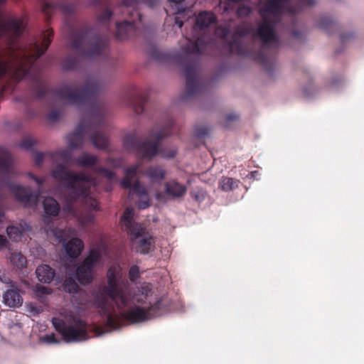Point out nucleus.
<instances>
[{
	"mask_svg": "<svg viewBox=\"0 0 364 364\" xmlns=\"http://www.w3.org/2000/svg\"><path fill=\"white\" fill-rule=\"evenodd\" d=\"M127 106L131 107L136 114H141L149 100L148 92H127Z\"/></svg>",
	"mask_w": 364,
	"mask_h": 364,
	"instance_id": "nucleus-17",
	"label": "nucleus"
},
{
	"mask_svg": "<svg viewBox=\"0 0 364 364\" xmlns=\"http://www.w3.org/2000/svg\"><path fill=\"white\" fill-rule=\"evenodd\" d=\"M107 44V38L93 28L83 26L72 30L70 46L75 51L76 56L66 58L63 62V68L66 70L78 68L82 60L102 55Z\"/></svg>",
	"mask_w": 364,
	"mask_h": 364,
	"instance_id": "nucleus-5",
	"label": "nucleus"
},
{
	"mask_svg": "<svg viewBox=\"0 0 364 364\" xmlns=\"http://www.w3.org/2000/svg\"><path fill=\"white\" fill-rule=\"evenodd\" d=\"M151 289L149 286V284H144L140 289L139 290V292L140 293V294L141 296H144V299H142V298H139L138 297V296L136 294H134V295H132V294L131 293V295L132 296H135L139 299L141 300V302L140 304H144V300L146 299V296H148V294L151 292Z\"/></svg>",
	"mask_w": 364,
	"mask_h": 364,
	"instance_id": "nucleus-40",
	"label": "nucleus"
},
{
	"mask_svg": "<svg viewBox=\"0 0 364 364\" xmlns=\"http://www.w3.org/2000/svg\"><path fill=\"white\" fill-rule=\"evenodd\" d=\"M63 247L66 256L71 260H74L80 255L84 248V242L82 240L74 237L63 242Z\"/></svg>",
	"mask_w": 364,
	"mask_h": 364,
	"instance_id": "nucleus-18",
	"label": "nucleus"
},
{
	"mask_svg": "<svg viewBox=\"0 0 364 364\" xmlns=\"http://www.w3.org/2000/svg\"><path fill=\"white\" fill-rule=\"evenodd\" d=\"M139 276V267L137 265H132L129 270V279L132 282H135Z\"/></svg>",
	"mask_w": 364,
	"mask_h": 364,
	"instance_id": "nucleus-43",
	"label": "nucleus"
},
{
	"mask_svg": "<svg viewBox=\"0 0 364 364\" xmlns=\"http://www.w3.org/2000/svg\"><path fill=\"white\" fill-rule=\"evenodd\" d=\"M63 288L65 291L71 293H75L77 291L79 287L76 282L73 278H66L63 284Z\"/></svg>",
	"mask_w": 364,
	"mask_h": 364,
	"instance_id": "nucleus-32",
	"label": "nucleus"
},
{
	"mask_svg": "<svg viewBox=\"0 0 364 364\" xmlns=\"http://www.w3.org/2000/svg\"><path fill=\"white\" fill-rule=\"evenodd\" d=\"M43 341H46L48 343H59V341L55 338L54 334L46 335L43 337Z\"/></svg>",
	"mask_w": 364,
	"mask_h": 364,
	"instance_id": "nucleus-51",
	"label": "nucleus"
},
{
	"mask_svg": "<svg viewBox=\"0 0 364 364\" xmlns=\"http://www.w3.org/2000/svg\"><path fill=\"white\" fill-rule=\"evenodd\" d=\"M252 12V7L247 5H241L236 11L237 16L240 18L248 16Z\"/></svg>",
	"mask_w": 364,
	"mask_h": 364,
	"instance_id": "nucleus-39",
	"label": "nucleus"
},
{
	"mask_svg": "<svg viewBox=\"0 0 364 364\" xmlns=\"http://www.w3.org/2000/svg\"><path fill=\"white\" fill-rule=\"evenodd\" d=\"M43 154L42 152H36L34 154V161L36 166H41L43 161Z\"/></svg>",
	"mask_w": 364,
	"mask_h": 364,
	"instance_id": "nucleus-50",
	"label": "nucleus"
},
{
	"mask_svg": "<svg viewBox=\"0 0 364 364\" xmlns=\"http://www.w3.org/2000/svg\"><path fill=\"white\" fill-rule=\"evenodd\" d=\"M61 112L55 109H53L48 114V119L50 122H56L61 117Z\"/></svg>",
	"mask_w": 364,
	"mask_h": 364,
	"instance_id": "nucleus-46",
	"label": "nucleus"
},
{
	"mask_svg": "<svg viewBox=\"0 0 364 364\" xmlns=\"http://www.w3.org/2000/svg\"><path fill=\"white\" fill-rule=\"evenodd\" d=\"M134 216V210L131 208H127L124 212L123 216L122 218V226L124 227L126 225H131V223L133 221Z\"/></svg>",
	"mask_w": 364,
	"mask_h": 364,
	"instance_id": "nucleus-35",
	"label": "nucleus"
},
{
	"mask_svg": "<svg viewBox=\"0 0 364 364\" xmlns=\"http://www.w3.org/2000/svg\"><path fill=\"white\" fill-rule=\"evenodd\" d=\"M4 303L9 307H19L22 305L23 298L20 294L19 289L16 287H11L4 294Z\"/></svg>",
	"mask_w": 364,
	"mask_h": 364,
	"instance_id": "nucleus-19",
	"label": "nucleus"
},
{
	"mask_svg": "<svg viewBox=\"0 0 364 364\" xmlns=\"http://www.w3.org/2000/svg\"><path fill=\"white\" fill-rule=\"evenodd\" d=\"M34 292L37 296L41 297L42 296L50 294V290L48 287L38 284L34 288Z\"/></svg>",
	"mask_w": 364,
	"mask_h": 364,
	"instance_id": "nucleus-44",
	"label": "nucleus"
},
{
	"mask_svg": "<svg viewBox=\"0 0 364 364\" xmlns=\"http://www.w3.org/2000/svg\"><path fill=\"white\" fill-rule=\"evenodd\" d=\"M238 181L229 177H223L219 182V187L224 191H230L237 187Z\"/></svg>",
	"mask_w": 364,
	"mask_h": 364,
	"instance_id": "nucleus-30",
	"label": "nucleus"
},
{
	"mask_svg": "<svg viewBox=\"0 0 364 364\" xmlns=\"http://www.w3.org/2000/svg\"><path fill=\"white\" fill-rule=\"evenodd\" d=\"M239 119V116L235 113H230L224 116V117L220 119V123L222 126L225 128H230L232 124L237 122Z\"/></svg>",
	"mask_w": 364,
	"mask_h": 364,
	"instance_id": "nucleus-34",
	"label": "nucleus"
},
{
	"mask_svg": "<svg viewBox=\"0 0 364 364\" xmlns=\"http://www.w3.org/2000/svg\"><path fill=\"white\" fill-rule=\"evenodd\" d=\"M52 323L55 330L68 343L79 342L87 339V324L79 317L73 316L70 323H66L63 319L53 318Z\"/></svg>",
	"mask_w": 364,
	"mask_h": 364,
	"instance_id": "nucleus-9",
	"label": "nucleus"
},
{
	"mask_svg": "<svg viewBox=\"0 0 364 364\" xmlns=\"http://www.w3.org/2000/svg\"><path fill=\"white\" fill-rule=\"evenodd\" d=\"M36 274L38 279L45 284H50L55 277V271L48 264H42L37 267Z\"/></svg>",
	"mask_w": 364,
	"mask_h": 364,
	"instance_id": "nucleus-23",
	"label": "nucleus"
},
{
	"mask_svg": "<svg viewBox=\"0 0 364 364\" xmlns=\"http://www.w3.org/2000/svg\"><path fill=\"white\" fill-rule=\"evenodd\" d=\"M139 164H136L127 168L125 170V174L121 181V186L124 188H129V195H136L139 200L138 202V208L144 210L150 206V199L146 188L141 184L139 181H136L132 184L133 178L136 176Z\"/></svg>",
	"mask_w": 364,
	"mask_h": 364,
	"instance_id": "nucleus-10",
	"label": "nucleus"
},
{
	"mask_svg": "<svg viewBox=\"0 0 364 364\" xmlns=\"http://www.w3.org/2000/svg\"><path fill=\"white\" fill-rule=\"evenodd\" d=\"M11 262L19 269L24 267L26 264V257L20 252H14L11 255Z\"/></svg>",
	"mask_w": 364,
	"mask_h": 364,
	"instance_id": "nucleus-31",
	"label": "nucleus"
},
{
	"mask_svg": "<svg viewBox=\"0 0 364 364\" xmlns=\"http://www.w3.org/2000/svg\"><path fill=\"white\" fill-rule=\"evenodd\" d=\"M252 33V28L246 26H238L234 31L232 40L228 43V47L231 53L238 55L247 56L250 50L242 43V38Z\"/></svg>",
	"mask_w": 364,
	"mask_h": 364,
	"instance_id": "nucleus-15",
	"label": "nucleus"
},
{
	"mask_svg": "<svg viewBox=\"0 0 364 364\" xmlns=\"http://www.w3.org/2000/svg\"><path fill=\"white\" fill-rule=\"evenodd\" d=\"M174 24L178 26V28H181L183 25V22L178 16L175 17Z\"/></svg>",
	"mask_w": 364,
	"mask_h": 364,
	"instance_id": "nucleus-58",
	"label": "nucleus"
},
{
	"mask_svg": "<svg viewBox=\"0 0 364 364\" xmlns=\"http://www.w3.org/2000/svg\"><path fill=\"white\" fill-rule=\"evenodd\" d=\"M7 240L5 236L0 235V247L6 246Z\"/></svg>",
	"mask_w": 364,
	"mask_h": 364,
	"instance_id": "nucleus-57",
	"label": "nucleus"
},
{
	"mask_svg": "<svg viewBox=\"0 0 364 364\" xmlns=\"http://www.w3.org/2000/svg\"><path fill=\"white\" fill-rule=\"evenodd\" d=\"M185 75L186 78V84L188 85L194 84L196 80V73L193 66L189 65L186 68Z\"/></svg>",
	"mask_w": 364,
	"mask_h": 364,
	"instance_id": "nucleus-37",
	"label": "nucleus"
},
{
	"mask_svg": "<svg viewBox=\"0 0 364 364\" xmlns=\"http://www.w3.org/2000/svg\"><path fill=\"white\" fill-rule=\"evenodd\" d=\"M6 232L9 237L15 242L21 240L22 231L16 226L11 225L6 228Z\"/></svg>",
	"mask_w": 364,
	"mask_h": 364,
	"instance_id": "nucleus-33",
	"label": "nucleus"
},
{
	"mask_svg": "<svg viewBox=\"0 0 364 364\" xmlns=\"http://www.w3.org/2000/svg\"><path fill=\"white\" fill-rule=\"evenodd\" d=\"M32 98L46 103L49 107L74 105L88 111L91 122L82 121L75 131L68 136L69 146L74 149L81 148L86 134L98 149H107L109 145L107 135L102 131L107 122V107L100 97V92H31Z\"/></svg>",
	"mask_w": 364,
	"mask_h": 364,
	"instance_id": "nucleus-2",
	"label": "nucleus"
},
{
	"mask_svg": "<svg viewBox=\"0 0 364 364\" xmlns=\"http://www.w3.org/2000/svg\"><path fill=\"white\" fill-rule=\"evenodd\" d=\"M55 155L61 158L65 162H68L71 158V153L65 149L56 151Z\"/></svg>",
	"mask_w": 364,
	"mask_h": 364,
	"instance_id": "nucleus-45",
	"label": "nucleus"
},
{
	"mask_svg": "<svg viewBox=\"0 0 364 364\" xmlns=\"http://www.w3.org/2000/svg\"><path fill=\"white\" fill-rule=\"evenodd\" d=\"M43 207L45 213L43 221L48 223L49 217H56L60 212V205L53 197H47L43 201Z\"/></svg>",
	"mask_w": 364,
	"mask_h": 364,
	"instance_id": "nucleus-20",
	"label": "nucleus"
},
{
	"mask_svg": "<svg viewBox=\"0 0 364 364\" xmlns=\"http://www.w3.org/2000/svg\"><path fill=\"white\" fill-rule=\"evenodd\" d=\"M217 32L220 33L222 38H225L230 34V30L228 27L219 26Z\"/></svg>",
	"mask_w": 364,
	"mask_h": 364,
	"instance_id": "nucleus-49",
	"label": "nucleus"
},
{
	"mask_svg": "<svg viewBox=\"0 0 364 364\" xmlns=\"http://www.w3.org/2000/svg\"><path fill=\"white\" fill-rule=\"evenodd\" d=\"M131 236V240H134L141 237L144 233V228L142 225L132 222L131 225L124 227Z\"/></svg>",
	"mask_w": 364,
	"mask_h": 364,
	"instance_id": "nucleus-26",
	"label": "nucleus"
},
{
	"mask_svg": "<svg viewBox=\"0 0 364 364\" xmlns=\"http://www.w3.org/2000/svg\"><path fill=\"white\" fill-rule=\"evenodd\" d=\"M168 1L170 2L174 3V4H179V3L183 1L184 0H168Z\"/></svg>",
	"mask_w": 364,
	"mask_h": 364,
	"instance_id": "nucleus-61",
	"label": "nucleus"
},
{
	"mask_svg": "<svg viewBox=\"0 0 364 364\" xmlns=\"http://www.w3.org/2000/svg\"><path fill=\"white\" fill-rule=\"evenodd\" d=\"M37 141L31 136H25L19 143V146L26 150L31 149Z\"/></svg>",
	"mask_w": 364,
	"mask_h": 364,
	"instance_id": "nucleus-38",
	"label": "nucleus"
},
{
	"mask_svg": "<svg viewBox=\"0 0 364 364\" xmlns=\"http://www.w3.org/2000/svg\"><path fill=\"white\" fill-rule=\"evenodd\" d=\"M210 129L204 126H196L195 128V135L198 138H202L208 134Z\"/></svg>",
	"mask_w": 364,
	"mask_h": 364,
	"instance_id": "nucleus-42",
	"label": "nucleus"
},
{
	"mask_svg": "<svg viewBox=\"0 0 364 364\" xmlns=\"http://www.w3.org/2000/svg\"><path fill=\"white\" fill-rule=\"evenodd\" d=\"M201 92H185V95L183 96V100H187V99H193L198 97V94H200Z\"/></svg>",
	"mask_w": 364,
	"mask_h": 364,
	"instance_id": "nucleus-54",
	"label": "nucleus"
},
{
	"mask_svg": "<svg viewBox=\"0 0 364 364\" xmlns=\"http://www.w3.org/2000/svg\"><path fill=\"white\" fill-rule=\"evenodd\" d=\"M317 26L319 28L325 31L328 33L333 31L337 26L336 22L328 16H323L320 18L317 23Z\"/></svg>",
	"mask_w": 364,
	"mask_h": 364,
	"instance_id": "nucleus-29",
	"label": "nucleus"
},
{
	"mask_svg": "<svg viewBox=\"0 0 364 364\" xmlns=\"http://www.w3.org/2000/svg\"><path fill=\"white\" fill-rule=\"evenodd\" d=\"M4 218V212L0 209V223L3 220V218Z\"/></svg>",
	"mask_w": 364,
	"mask_h": 364,
	"instance_id": "nucleus-62",
	"label": "nucleus"
},
{
	"mask_svg": "<svg viewBox=\"0 0 364 364\" xmlns=\"http://www.w3.org/2000/svg\"><path fill=\"white\" fill-rule=\"evenodd\" d=\"M107 277V284L104 286V287H105V291L111 296H113L115 292L119 293L121 295L120 306H129L134 302H141V299L135 296H132L130 291H126L124 288L120 285L117 277L115 267L109 268Z\"/></svg>",
	"mask_w": 364,
	"mask_h": 364,
	"instance_id": "nucleus-13",
	"label": "nucleus"
},
{
	"mask_svg": "<svg viewBox=\"0 0 364 364\" xmlns=\"http://www.w3.org/2000/svg\"><path fill=\"white\" fill-rule=\"evenodd\" d=\"M11 192L16 199L26 207H33L37 205L40 193L28 191L21 185L9 183L7 184Z\"/></svg>",
	"mask_w": 364,
	"mask_h": 364,
	"instance_id": "nucleus-16",
	"label": "nucleus"
},
{
	"mask_svg": "<svg viewBox=\"0 0 364 364\" xmlns=\"http://www.w3.org/2000/svg\"><path fill=\"white\" fill-rule=\"evenodd\" d=\"M100 259L101 254L98 250L94 249L90 250L89 255L75 270V276L80 284L86 285L92 282L94 267Z\"/></svg>",
	"mask_w": 364,
	"mask_h": 364,
	"instance_id": "nucleus-14",
	"label": "nucleus"
},
{
	"mask_svg": "<svg viewBox=\"0 0 364 364\" xmlns=\"http://www.w3.org/2000/svg\"><path fill=\"white\" fill-rule=\"evenodd\" d=\"M158 2L159 0H123L117 10L122 13V16L126 19L116 23V38L119 41H124L134 36L142 21L139 5L144 4L154 8Z\"/></svg>",
	"mask_w": 364,
	"mask_h": 364,
	"instance_id": "nucleus-6",
	"label": "nucleus"
},
{
	"mask_svg": "<svg viewBox=\"0 0 364 364\" xmlns=\"http://www.w3.org/2000/svg\"><path fill=\"white\" fill-rule=\"evenodd\" d=\"M6 0H0V5L4 4Z\"/></svg>",
	"mask_w": 364,
	"mask_h": 364,
	"instance_id": "nucleus-64",
	"label": "nucleus"
},
{
	"mask_svg": "<svg viewBox=\"0 0 364 364\" xmlns=\"http://www.w3.org/2000/svg\"><path fill=\"white\" fill-rule=\"evenodd\" d=\"M53 177L67 185L65 195L67 203L65 209L71 215H76L74 203H79L89 210H98L99 203L94 191L96 190L97 180L82 172L75 173L68 171L64 164H58L52 173Z\"/></svg>",
	"mask_w": 364,
	"mask_h": 364,
	"instance_id": "nucleus-3",
	"label": "nucleus"
},
{
	"mask_svg": "<svg viewBox=\"0 0 364 364\" xmlns=\"http://www.w3.org/2000/svg\"><path fill=\"white\" fill-rule=\"evenodd\" d=\"M97 158L96 156L83 153L75 159V163L82 166H92L97 164Z\"/></svg>",
	"mask_w": 364,
	"mask_h": 364,
	"instance_id": "nucleus-28",
	"label": "nucleus"
},
{
	"mask_svg": "<svg viewBox=\"0 0 364 364\" xmlns=\"http://www.w3.org/2000/svg\"><path fill=\"white\" fill-rule=\"evenodd\" d=\"M93 220L94 216L90 213H87L85 217H80L79 219L82 225H86L89 223H92Z\"/></svg>",
	"mask_w": 364,
	"mask_h": 364,
	"instance_id": "nucleus-48",
	"label": "nucleus"
},
{
	"mask_svg": "<svg viewBox=\"0 0 364 364\" xmlns=\"http://www.w3.org/2000/svg\"><path fill=\"white\" fill-rule=\"evenodd\" d=\"M151 58L157 62H166L168 59V55L159 49H154L151 53Z\"/></svg>",
	"mask_w": 364,
	"mask_h": 364,
	"instance_id": "nucleus-36",
	"label": "nucleus"
},
{
	"mask_svg": "<svg viewBox=\"0 0 364 364\" xmlns=\"http://www.w3.org/2000/svg\"><path fill=\"white\" fill-rule=\"evenodd\" d=\"M154 240L152 237H143L139 240L136 246V250L141 254H148L154 247Z\"/></svg>",
	"mask_w": 364,
	"mask_h": 364,
	"instance_id": "nucleus-27",
	"label": "nucleus"
},
{
	"mask_svg": "<svg viewBox=\"0 0 364 364\" xmlns=\"http://www.w3.org/2000/svg\"><path fill=\"white\" fill-rule=\"evenodd\" d=\"M257 59L261 62L263 65L265 64L266 63V57L262 53H259L257 55Z\"/></svg>",
	"mask_w": 364,
	"mask_h": 364,
	"instance_id": "nucleus-56",
	"label": "nucleus"
},
{
	"mask_svg": "<svg viewBox=\"0 0 364 364\" xmlns=\"http://www.w3.org/2000/svg\"><path fill=\"white\" fill-rule=\"evenodd\" d=\"M187 191L185 186L180 184L176 181L166 182L165 183V193L171 198L182 197Z\"/></svg>",
	"mask_w": 364,
	"mask_h": 364,
	"instance_id": "nucleus-21",
	"label": "nucleus"
},
{
	"mask_svg": "<svg viewBox=\"0 0 364 364\" xmlns=\"http://www.w3.org/2000/svg\"><path fill=\"white\" fill-rule=\"evenodd\" d=\"M97 173L103 175L108 179H112L114 177V173L112 171L109 170L106 168L100 167L97 170Z\"/></svg>",
	"mask_w": 364,
	"mask_h": 364,
	"instance_id": "nucleus-47",
	"label": "nucleus"
},
{
	"mask_svg": "<svg viewBox=\"0 0 364 364\" xmlns=\"http://www.w3.org/2000/svg\"><path fill=\"white\" fill-rule=\"evenodd\" d=\"M28 176H30V178L31 179H33L39 186H41L45 180L44 178H39L38 176H36L35 175L32 174L31 173H28Z\"/></svg>",
	"mask_w": 364,
	"mask_h": 364,
	"instance_id": "nucleus-53",
	"label": "nucleus"
},
{
	"mask_svg": "<svg viewBox=\"0 0 364 364\" xmlns=\"http://www.w3.org/2000/svg\"><path fill=\"white\" fill-rule=\"evenodd\" d=\"M109 299L114 301L119 310H122L127 306H120L121 295L115 292L113 296H111L105 291V287H102L95 296V303L97 306L100 309L101 314L106 316L107 323L111 326L116 328L118 326V321L114 318V315L109 311Z\"/></svg>",
	"mask_w": 364,
	"mask_h": 364,
	"instance_id": "nucleus-12",
	"label": "nucleus"
},
{
	"mask_svg": "<svg viewBox=\"0 0 364 364\" xmlns=\"http://www.w3.org/2000/svg\"><path fill=\"white\" fill-rule=\"evenodd\" d=\"M161 154L163 157H166V158H169V159H171V158H173L175 157L176 154V150H173V149H171L168 151V154H166L164 153L163 151H161Z\"/></svg>",
	"mask_w": 364,
	"mask_h": 364,
	"instance_id": "nucleus-55",
	"label": "nucleus"
},
{
	"mask_svg": "<svg viewBox=\"0 0 364 364\" xmlns=\"http://www.w3.org/2000/svg\"><path fill=\"white\" fill-rule=\"evenodd\" d=\"M161 306L162 303L161 300H158L147 308L134 305L126 311L120 310V316L124 321L132 324L142 323L159 316Z\"/></svg>",
	"mask_w": 364,
	"mask_h": 364,
	"instance_id": "nucleus-11",
	"label": "nucleus"
},
{
	"mask_svg": "<svg viewBox=\"0 0 364 364\" xmlns=\"http://www.w3.org/2000/svg\"><path fill=\"white\" fill-rule=\"evenodd\" d=\"M64 12L65 13H70L72 11V9L68 6H65L63 8Z\"/></svg>",
	"mask_w": 364,
	"mask_h": 364,
	"instance_id": "nucleus-60",
	"label": "nucleus"
},
{
	"mask_svg": "<svg viewBox=\"0 0 364 364\" xmlns=\"http://www.w3.org/2000/svg\"><path fill=\"white\" fill-rule=\"evenodd\" d=\"M217 22V16L213 11H203L196 17V25L193 27V38L186 37L187 42L182 46L183 50L187 54H200L205 50L208 39L206 36L198 35V29L203 31Z\"/></svg>",
	"mask_w": 364,
	"mask_h": 364,
	"instance_id": "nucleus-8",
	"label": "nucleus"
},
{
	"mask_svg": "<svg viewBox=\"0 0 364 364\" xmlns=\"http://www.w3.org/2000/svg\"><path fill=\"white\" fill-rule=\"evenodd\" d=\"M55 8V5L53 3H44L42 6V12L46 16L47 20H48L53 14Z\"/></svg>",
	"mask_w": 364,
	"mask_h": 364,
	"instance_id": "nucleus-41",
	"label": "nucleus"
},
{
	"mask_svg": "<svg viewBox=\"0 0 364 364\" xmlns=\"http://www.w3.org/2000/svg\"><path fill=\"white\" fill-rule=\"evenodd\" d=\"M24 29L22 18L0 23V79L7 77L14 82L24 78L41 81L35 62L48 48L53 31L48 28L33 42L23 46L19 41Z\"/></svg>",
	"mask_w": 364,
	"mask_h": 364,
	"instance_id": "nucleus-1",
	"label": "nucleus"
},
{
	"mask_svg": "<svg viewBox=\"0 0 364 364\" xmlns=\"http://www.w3.org/2000/svg\"><path fill=\"white\" fill-rule=\"evenodd\" d=\"M316 0H267L259 13L262 21L253 34L259 38L264 46L269 43H277L279 37L275 27L282 18L284 13L295 15L305 6L315 4Z\"/></svg>",
	"mask_w": 364,
	"mask_h": 364,
	"instance_id": "nucleus-4",
	"label": "nucleus"
},
{
	"mask_svg": "<svg viewBox=\"0 0 364 364\" xmlns=\"http://www.w3.org/2000/svg\"><path fill=\"white\" fill-rule=\"evenodd\" d=\"M11 166V155L4 149H0V174L8 177Z\"/></svg>",
	"mask_w": 364,
	"mask_h": 364,
	"instance_id": "nucleus-25",
	"label": "nucleus"
},
{
	"mask_svg": "<svg viewBox=\"0 0 364 364\" xmlns=\"http://www.w3.org/2000/svg\"><path fill=\"white\" fill-rule=\"evenodd\" d=\"M291 35H292L294 38H300V37H301V31H297V30H294V31H292V32H291Z\"/></svg>",
	"mask_w": 364,
	"mask_h": 364,
	"instance_id": "nucleus-59",
	"label": "nucleus"
},
{
	"mask_svg": "<svg viewBox=\"0 0 364 364\" xmlns=\"http://www.w3.org/2000/svg\"><path fill=\"white\" fill-rule=\"evenodd\" d=\"M161 196H162V193H159H159H157L156 194V199H158V200L161 199Z\"/></svg>",
	"mask_w": 364,
	"mask_h": 364,
	"instance_id": "nucleus-63",
	"label": "nucleus"
},
{
	"mask_svg": "<svg viewBox=\"0 0 364 364\" xmlns=\"http://www.w3.org/2000/svg\"><path fill=\"white\" fill-rule=\"evenodd\" d=\"M144 174L151 183H159L166 176V171L161 166H151L146 168Z\"/></svg>",
	"mask_w": 364,
	"mask_h": 364,
	"instance_id": "nucleus-24",
	"label": "nucleus"
},
{
	"mask_svg": "<svg viewBox=\"0 0 364 364\" xmlns=\"http://www.w3.org/2000/svg\"><path fill=\"white\" fill-rule=\"evenodd\" d=\"M64 91H73V90L66 89ZM81 91H92V92H94V91H100V89H99V87L97 85L92 84L90 85H87L86 87H85Z\"/></svg>",
	"mask_w": 364,
	"mask_h": 364,
	"instance_id": "nucleus-52",
	"label": "nucleus"
},
{
	"mask_svg": "<svg viewBox=\"0 0 364 364\" xmlns=\"http://www.w3.org/2000/svg\"><path fill=\"white\" fill-rule=\"evenodd\" d=\"M92 4L94 6H101L102 9V13L98 16V21L100 23L106 24L110 20L112 16V12L110 10L111 1L110 0H93Z\"/></svg>",
	"mask_w": 364,
	"mask_h": 364,
	"instance_id": "nucleus-22",
	"label": "nucleus"
},
{
	"mask_svg": "<svg viewBox=\"0 0 364 364\" xmlns=\"http://www.w3.org/2000/svg\"><path fill=\"white\" fill-rule=\"evenodd\" d=\"M174 125L173 120L168 119L159 132H151L149 136L153 141L146 140L141 142L135 134H128L124 139V145L128 149L136 151L142 159H151L157 154L161 140L173 134Z\"/></svg>",
	"mask_w": 364,
	"mask_h": 364,
	"instance_id": "nucleus-7",
	"label": "nucleus"
}]
</instances>
